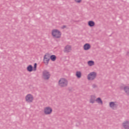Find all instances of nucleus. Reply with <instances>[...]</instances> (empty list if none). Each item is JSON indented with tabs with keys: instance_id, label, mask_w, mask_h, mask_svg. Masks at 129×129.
<instances>
[{
	"instance_id": "f257e3e1",
	"label": "nucleus",
	"mask_w": 129,
	"mask_h": 129,
	"mask_svg": "<svg viewBox=\"0 0 129 129\" xmlns=\"http://www.w3.org/2000/svg\"><path fill=\"white\" fill-rule=\"evenodd\" d=\"M51 36L54 39H60L62 36V33L58 29H53L51 31Z\"/></svg>"
},
{
	"instance_id": "f03ea898",
	"label": "nucleus",
	"mask_w": 129,
	"mask_h": 129,
	"mask_svg": "<svg viewBox=\"0 0 129 129\" xmlns=\"http://www.w3.org/2000/svg\"><path fill=\"white\" fill-rule=\"evenodd\" d=\"M58 86L60 87H67L68 86V80L66 78H61L58 81Z\"/></svg>"
},
{
	"instance_id": "7ed1b4c3",
	"label": "nucleus",
	"mask_w": 129,
	"mask_h": 129,
	"mask_svg": "<svg viewBox=\"0 0 129 129\" xmlns=\"http://www.w3.org/2000/svg\"><path fill=\"white\" fill-rule=\"evenodd\" d=\"M53 112V109L51 107L46 106L43 109V113L45 115H50Z\"/></svg>"
},
{
	"instance_id": "20e7f679",
	"label": "nucleus",
	"mask_w": 129,
	"mask_h": 129,
	"mask_svg": "<svg viewBox=\"0 0 129 129\" xmlns=\"http://www.w3.org/2000/svg\"><path fill=\"white\" fill-rule=\"evenodd\" d=\"M25 101L28 103H32L34 101V96L31 94H28L25 96Z\"/></svg>"
},
{
	"instance_id": "39448f33",
	"label": "nucleus",
	"mask_w": 129,
	"mask_h": 129,
	"mask_svg": "<svg viewBox=\"0 0 129 129\" xmlns=\"http://www.w3.org/2000/svg\"><path fill=\"white\" fill-rule=\"evenodd\" d=\"M97 74L96 72H93L89 73L87 76V79L89 80H94L96 78Z\"/></svg>"
},
{
	"instance_id": "423d86ee",
	"label": "nucleus",
	"mask_w": 129,
	"mask_h": 129,
	"mask_svg": "<svg viewBox=\"0 0 129 129\" xmlns=\"http://www.w3.org/2000/svg\"><path fill=\"white\" fill-rule=\"evenodd\" d=\"M49 61H50V55L46 53L43 57V63L45 65H48L49 64Z\"/></svg>"
},
{
	"instance_id": "0eeeda50",
	"label": "nucleus",
	"mask_w": 129,
	"mask_h": 129,
	"mask_svg": "<svg viewBox=\"0 0 129 129\" xmlns=\"http://www.w3.org/2000/svg\"><path fill=\"white\" fill-rule=\"evenodd\" d=\"M27 70L28 72H32V71H36L37 70V63H34V68L32 65H29L27 68Z\"/></svg>"
},
{
	"instance_id": "6e6552de",
	"label": "nucleus",
	"mask_w": 129,
	"mask_h": 129,
	"mask_svg": "<svg viewBox=\"0 0 129 129\" xmlns=\"http://www.w3.org/2000/svg\"><path fill=\"white\" fill-rule=\"evenodd\" d=\"M50 73L47 71H44L42 73V77L43 79L48 80L50 78Z\"/></svg>"
},
{
	"instance_id": "1a4fd4ad",
	"label": "nucleus",
	"mask_w": 129,
	"mask_h": 129,
	"mask_svg": "<svg viewBox=\"0 0 129 129\" xmlns=\"http://www.w3.org/2000/svg\"><path fill=\"white\" fill-rule=\"evenodd\" d=\"M120 89H121V90L123 89L126 95H129V87L128 86H125L123 88V86H120Z\"/></svg>"
},
{
	"instance_id": "9d476101",
	"label": "nucleus",
	"mask_w": 129,
	"mask_h": 129,
	"mask_svg": "<svg viewBox=\"0 0 129 129\" xmlns=\"http://www.w3.org/2000/svg\"><path fill=\"white\" fill-rule=\"evenodd\" d=\"M121 126L124 129H129V120L124 121L121 124Z\"/></svg>"
},
{
	"instance_id": "9b49d317",
	"label": "nucleus",
	"mask_w": 129,
	"mask_h": 129,
	"mask_svg": "<svg viewBox=\"0 0 129 129\" xmlns=\"http://www.w3.org/2000/svg\"><path fill=\"white\" fill-rule=\"evenodd\" d=\"M71 51H72V47L69 45H66L63 49L64 53H70Z\"/></svg>"
},
{
	"instance_id": "f8f14e48",
	"label": "nucleus",
	"mask_w": 129,
	"mask_h": 129,
	"mask_svg": "<svg viewBox=\"0 0 129 129\" xmlns=\"http://www.w3.org/2000/svg\"><path fill=\"white\" fill-rule=\"evenodd\" d=\"M109 106L112 109H116L117 104L115 102H111L109 103Z\"/></svg>"
},
{
	"instance_id": "ddd939ff",
	"label": "nucleus",
	"mask_w": 129,
	"mask_h": 129,
	"mask_svg": "<svg viewBox=\"0 0 129 129\" xmlns=\"http://www.w3.org/2000/svg\"><path fill=\"white\" fill-rule=\"evenodd\" d=\"M91 48V45L89 43H85L83 46V49L85 51H88V50H90Z\"/></svg>"
},
{
	"instance_id": "4468645a",
	"label": "nucleus",
	"mask_w": 129,
	"mask_h": 129,
	"mask_svg": "<svg viewBox=\"0 0 129 129\" xmlns=\"http://www.w3.org/2000/svg\"><path fill=\"white\" fill-rule=\"evenodd\" d=\"M88 25L89 27H90L91 28H92L95 26V22L93 21H89L88 22Z\"/></svg>"
},
{
	"instance_id": "2eb2a0df",
	"label": "nucleus",
	"mask_w": 129,
	"mask_h": 129,
	"mask_svg": "<svg viewBox=\"0 0 129 129\" xmlns=\"http://www.w3.org/2000/svg\"><path fill=\"white\" fill-rule=\"evenodd\" d=\"M95 98H96V97H95V96L94 95L91 96V98L90 99V103H94V102H95L96 101Z\"/></svg>"
},
{
	"instance_id": "dca6fc26",
	"label": "nucleus",
	"mask_w": 129,
	"mask_h": 129,
	"mask_svg": "<svg viewBox=\"0 0 129 129\" xmlns=\"http://www.w3.org/2000/svg\"><path fill=\"white\" fill-rule=\"evenodd\" d=\"M96 102L98 104H100V105H102V104H103V102L102 101V100H101V98H97L96 99Z\"/></svg>"
},
{
	"instance_id": "f3484780",
	"label": "nucleus",
	"mask_w": 129,
	"mask_h": 129,
	"mask_svg": "<svg viewBox=\"0 0 129 129\" xmlns=\"http://www.w3.org/2000/svg\"><path fill=\"white\" fill-rule=\"evenodd\" d=\"M76 76H77V78H81V76H82L81 72L80 71L76 72Z\"/></svg>"
},
{
	"instance_id": "a211bd4d",
	"label": "nucleus",
	"mask_w": 129,
	"mask_h": 129,
	"mask_svg": "<svg viewBox=\"0 0 129 129\" xmlns=\"http://www.w3.org/2000/svg\"><path fill=\"white\" fill-rule=\"evenodd\" d=\"M57 57H56V55H52L50 56H49V59L51 60V61H56V59Z\"/></svg>"
},
{
	"instance_id": "6ab92c4d",
	"label": "nucleus",
	"mask_w": 129,
	"mask_h": 129,
	"mask_svg": "<svg viewBox=\"0 0 129 129\" xmlns=\"http://www.w3.org/2000/svg\"><path fill=\"white\" fill-rule=\"evenodd\" d=\"M94 64H95V63L93 60H90V61H88V66H90V67L94 66Z\"/></svg>"
},
{
	"instance_id": "aec40b11",
	"label": "nucleus",
	"mask_w": 129,
	"mask_h": 129,
	"mask_svg": "<svg viewBox=\"0 0 129 129\" xmlns=\"http://www.w3.org/2000/svg\"><path fill=\"white\" fill-rule=\"evenodd\" d=\"M75 3H76L77 4H80L82 3V0H74Z\"/></svg>"
},
{
	"instance_id": "412c9836",
	"label": "nucleus",
	"mask_w": 129,
	"mask_h": 129,
	"mask_svg": "<svg viewBox=\"0 0 129 129\" xmlns=\"http://www.w3.org/2000/svg\"><path fill=\"white\" fill-rule=\"evenodd\" d=\"M92 87H93V88H95L97 87V86H96V85H95V84H94L92 85Z\"/></svg>"
},
{
	"instance_id": "4be33fe9",
	"label": "nucleus",
	"mask_w": 129,
	"mask_h": 129,
	"mask_svg": "<svg viewBox=\"0 0 129 129\" xmlns=\"http://www.w3.org/2000/svg\"><path fill=\"white\" fill-rule=\"evenodd\" d=\"M65 28H66V26L63 25L61 27V29H65Z\"/></svg>"
}]
</instances>
